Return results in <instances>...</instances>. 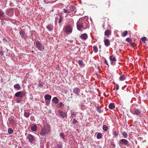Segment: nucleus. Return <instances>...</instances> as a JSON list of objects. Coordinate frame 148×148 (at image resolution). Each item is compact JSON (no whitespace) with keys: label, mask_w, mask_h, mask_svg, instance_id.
<instances>
[{"label":"nucleus","mask_w":148,"mask_h":148,"mask_svg":"<svg viewBox=\"0 0 148 148\" xmlns=\"http://www.w3.org/2000/svg\"><path fill=\"white\" fill-rule=\"evenodd\" d=\"M135 44L134 43V44H131V46L132 47H135Z\"/></svg>","instance_id":"obj_53"},{"label":"nucleus","mask_w":148,"mask_h":148,"mask_svg":"<svg viewBox=\"0 0 148 148\" xmlns=\"http://www.w3.org/2000/svg\"><path fill=\"white\" fill-rule=\"evenodd\" d=\"M38 86L40 87H42L43 86V85L41 83H39V84H38Z\"/></svg>","instance_id":"obj_48"},{"label":"nucleus","mask_w":148,"mask_h":148,"mask_svg":"<svg viewBox=\"0 0 148 148\" xmlns=\"http://www.w3.org/2000/svg\"><path fill=\"white\" fill-rule=\"evenodd\" d=\"M78 63L81 67L84 66V64L82 60H79L78 62Z\"/></svg>","instance_id":"obj_22"},{"label":"nucleus","mask_w":148,"mask_h":148,"mask_svg":"<svg viewBox=\"0 0 148 148\" xmlns=\"http://www.w3.org/2000/svg\"><path fill=\"white\" fill-rule=\"evenodd\" d=\"M72 95H73L72 94H71V97H70L71 98H72Z\"/></svg>","instance_id":"obj_56"},{"label":"nucleus","mask_w":148,"mask_h":148,"mask_svg":"<svg viewBox=\"0 0 148 148\" xmlns=\"http://www.w3.org/2000/svg\"><path fill=\"white\" fill-rule=\"evenodd\" d=\"M109 59L110 60L111 64L113 66L115 65V62L116 60V58L113 55H112L109 56Z\"/></svg>","instance_id":"obj_6"},{"label":"nucleus","mask_w":148,"mask_h":148,"mask_svg":"<svg viewBox=\"0 0 148 148\" xmlns=\"http://www.w3.org/2000/svg\"><path fill=\"white\" fill-rule=\"evenodd\" d=\"M63 104V103H62V102H60L58 103L57 105L56 106L60 108L62 106Z\"/></svg>","instance_id":"obj_38"},{"label":"nucleus","mask_w":148,"mask_h":148,"mask_svg":"<svg viewBox=\"0 0 148 148\" xmlns=\"http://www.w3.org/2000/svg\"><path fill=\"white\" fill-rule=\"evenodd\" d=\"M128 143L129 142L127 140L124 139H121L119 142V144L120 147H121L123 145H127Z\"/></svg>","instance_id":"obj_4"},{"label":"nucleus","mask_w":148,"mask_h":148,"mask_svg":"<svg viewBox=\"0 0 148 148\" xmlns=\"http://www.w3.org/2000/svg\"><path fill=\"white\" fill-rule=\"evenodd\" d=\"M12 11V9H10L7 10H6V13L7 15L10 16L11 15V12Z\"/></svg>","instance_id":"obj_25"},{"label":"nucleus","mask_w":148,"mask_h":148,"mask_svg":"<svg viewBox=\"0 0 148 148\" xmlns=\"http://www.w3.org/2000/svg\"><path fill=\"white\" fill-rule=\"evenodd\" d=\"M146 39H147L146 37H142V38H141V39L144 42V43H145V41L146 40Z\"/></svg>","instance_id":"obj_42"},{"label":"nucleus","mask_w":148,"mask_h":148,"mask_svg":"<svg viewBox=\"0 0 148 148\" xmlns=\"http://www.w3.org/2000/svg\"><path fill=\"white\" fill-rule=\"evenodd\" d=\"M60 137L62 138L63 140L65 139V134L62 132L60 133Z\"/></svg>","instance_id":"obj_30"},{"label":"nucleus","mask_w":148,"mask_h":148,"mask_svg":"<svg viewBox=\"0 0 148 148\" xmlns=\"http://www.w3.org/2000/svg\"><path fill=\"white\" fill-rule=\"evenodd\" d=\"M77 26L78 30L80 31H82L88 27V21L86 20H79L77 22Z\"/></svg>","instance_id":"obj_1"},{"label":"nucleus","mask_w":148,"mask_h":148,"mask_svg":"<svg viewBox=\"0 0 148 148\" xmlns=\"http://www.w3.org/2000/svg\"><path fill=\"white\" fill-rule=\"evenodd\" d=\"M22 98H18L17 99V103H20V102L21 101V100H22Z\"/></svg>","instance_id":"obj_44"},{"label":"nucleus","mask_w":148,"mask_h":148,"mask_svg":"<svg viewBox=\"0 0 148 148\" xmlns=\"http://www.w3.org/2000/svg\"><path fill=\"white\" fill-rule=\"evenodd\" d=\"M105 45L106 47H108L110 45V42L108 39H106L104 40Z\"/></svg>","instance_id":"obj_14"},{"label":"nucleus","mask_w":148,"mask_h":148,"mask_svg":"<svg viewBox=\"0 0 148 148\" xmlns=\"http://www.w3.org/2000/svg\"><path fill=\"white\" fill-rule=\"evenodd\" d=\"M24 116L25 117L27 118H28L29 116V115H30V114L29 112H28L25 111L24 112Z\"/></svg>","instance_id":"obj_32"},{"label":"nucleus","mask_w":148,"mask_h":148,"mask_svg":"<svg viewBox=\"0 0 148 148\" xmlns=\"http://www.w3.org/2000/svg\"><path fill=\"white\" fill-rule=\"evenodd\" d=\"M59 16L60 18L58 21V22L60 24L63 19V18H62V15H59Z\"/></svg>","instance_id":"obj_34"},{"label":"nucleus","mask_w":148,"mask_h":148,"mask_svg":"<svg viewBox=\"0 0 148 148\" xmlns=\"http://www.w3.org/2000/svg\"><path fill=\"white\" fill-rule=\"evenodd\" d=\"M102 137V135L100 133H98L97 136V138L98 139L101 138Z\"/></svg>","instance_id":"obj_36"},{"label":"nucleus","mask_w":148,"mask_h":148,"mask_svg":"<svg viewBox=\"0 0 148 148\" xmlns=\"http://www.w3.org/2000/svg\"><path fill=\"white\" fill-rule=\"evenodd\" d=\"M88 37L87 34L86 33L82 34L80 36V38L81 39L84 40H86L88 38Z\"/></svg>","instance_id":"obj_11"},{"label":"nucleus","mask_w":148,"mask_h":148,"mask_svg":"<svg viewBox=\"0 0 148 148\" xmlns=\"http://www.w3.org/2000/svg\"><path fill=\"white\" fill-rule=\"evenodd\" d=\"M93 50L95 53H97L98 51V49L97 47L94 45L93 47Z\"/></svg>","instance_id":"obj_27"},{"label":"nucleus","mask_w":148,"mask_h":148,"mask_svg":"<svg viewBox=\"0 0 148 148\" xmlns=\"http://www.w3.org/2000/svg\"><path fill=\"white\" fill-rule=\"evenodd\" d=\"M127 75L123 74L119 78V79L120 81H122L125 80L127 77Z\"/></svg>","instance_id":"obj_15"},{"label":"nucleus","mask_w":148,"mask_h":148,"mask_svg":"<svg viewBox=\"0 0 148 148\" xmlns=\"http://www.w3.org/2000/svg\"><path fill=\"white\" fill-rule=\"evenodd\" d=\"M15 122V121L12 119H11L10 120V123L12 125Z\"/></svg>","instance_id":"obj_39"},{"label":"nucleus","mask_w":148,"mask_h":148,"mask_svg":"<svg viewBox=\"0 0 148 148\" xmlns=\"http://www.w3.org/2000/svg\"><path fill=\"white\" fill-rule=\"evenodd\" d=\"M69 9L71 11H73L75 10V8L74 6L71 5L70 6Z\"/></svg>","instance_id":"obj_29"},{"label":"nucleus","mask_w":148,"mask_h":148,"mask_svg":"<svg viewBox=\"0 0 148 148\" xmlns=\"http://www.w3.org/2000/svg\"><path fill=\"white\" fill-rule=\"evenodd\" d=\"M115 107L114 103H111L109 105L108 107L110 109H112L114 108Z\"/></svg>","instance_id":"obj_24"},{"label":"nucleus","mask_w":148,"mask_h":148,"mask_svg":"<svg viewBox=\"0 0 148 148\" xmlns=\"http://www.w3.org/2000/svg\"><path fill=\"white\" fill-rule=\"evenodd\" d=\"M15 96L18 98H22L24 96V95L21 91H19L15 94Z\"/></svg>","instance_id":"obj_10"},{"label":"nucleus","mask_w":148,"mask_h":148,"mask_svg":"<svg viewBox=\"0 0 148 148\" xmlns=\"http://www.w3.org/2000/svg\"><path fill=\"white\" fill-rule=\"evenodd\" d=\"M58 112L61 118H64L66 117L67 116L65 112H63L62 111L60 110H58Z\"/></svg>","instance_id":"obj_8"},{"label":"nucleus","mask_w":148,"mask_h":148,"mask_svg":"<svg viewBox=\"0 0 148 148\" xmlns=\"http://www.w3.org/2000/svg\"><path fill=\"white\" fill-rule=\"evenodd\" d=\"M98 112L99 113H101V110H98Z\"/></svg>","instance_id":"obj_55"},{"label":"nucleus","mask_w":148,"mask_h":148,"mask_svg":"<svg viewBox=\"0 0 148 148\" xmlns=\"http://www.w3.org/2000/svg\"><path fill=\"white\" fill-rule=\"evenodd\" d=\"M63 12L65 13L69 14L70 13V12L69 10H66L65 9H64L63 10Z\"/></svg>","instance_id":"obj_37"},{"label":"nucleus","mask_w":148,"mask_h":148,"mask_svg":"<svg viewBox=\"0 0 148 148\" xmlns=\"http://www.w3.org/2000/svg\"><path fill=\"white\" fill-rule=\"evenodd\" d=\"M64 32L67 34H70L72 32V29L71 26L69 25L66 26L64 29Z\"/></svg>","instance_id":"obj_5"},{"label":"nucleus","mask_w":148,"mask_h":148,"mask_svg":"<svg viewBox=\"0 0 148 148\" xmlns=\"http://www.w3.org/2000/svg\"><path fill=\"white\" fill-rule=\"evenodd\" d=\"M27 139L28 140L29 142L33 143V142L35 140V138L31 134H29L27 137Z\"/></svg>","instance_id":"obj_7"},{"label":"nucleus","mask_w":148,"mask_h":148,"mask_svg":"<svg viewBox=\"0 0 148 148\" xmlns=\"http://www.w3.org/2000/svg\"><path fill=\"white\" fill-rule=\"evenodd\" d=\"M35 43L38 49L40 51H42L44 50V46L42 45L38 40H37L35 41Z\"/></svg>","instance_id":"obj_3"},{"label":"nucleus","mask_w":148,"mask_h":148,"mask_svg":"<svg viewBox=\"0 0 148 148\" xmlns=\"http://www.w3.org/2000/svg\"><path fill=\"white\" fill-rule=\"evenodd\" d=\"M13 132V130L11 128H9L8 130V133L9 134H12Z\"/></svg>","instance_id":"obj_31"},{"label":"nucleus","mask_w":148,"mask_h":148,"mask_svg":"<svg viewBox=\"0 0 148 148\" xmlns=\"http://www.w3.org/2000/svg\"><path fill=\"white\" fill-rule=\"evenodd\" d=\"M62 145L60 143L59 144H58L56 148H62Z\"/></svg>","instance_id":"obj_41"},{"label":"nucleus","mask_w":148,"mask_h":148,"mask_svg":"<svg viewBox=\"0 0 148 148\" xmlns=\"http://www.w3.org/2000/svg\"><path fill=\"white\" fill-rule=\"evenodd\" d=\"M80 90L79 88L75 87L73 89V92L75 95H79L80 92Z\"/></svg>","instance_id":"obj_9"},{"label":"nucleus","mask_w":148,"mask_h":148,"mask_svg":"<svg viewBox=\"0 0 148 148\" xmlns=\"http://www.w3.org/2000/svg\"><path fill=\"white\" fill-rule=\"evenodd\" d=\"M44 2L46 4H48V3H53L52 2V1L51 0H44Z\"/></svg>","instance_id":"obj_28"},{"label":"nucleus","mask_w":148,"mask_h":148,"mask_svg":"<svg viewBox=\"0 0 148 148\" xmlns=\"http://www.w3.org/2000/svg\"><path fill=\"white\" fill-rule=\"evenodd\" d=\"M37 127L36 125H34L31 127V130L33 131H36L37 129Z\"/></svg>","instance_id":"obj_20"},{"label":"nucleus","mask_w":148,"mask_h":148,"mask_svg":"<svg viewBox=\"0 0 148 148\" xmlns=\"http://www.w3.org/2000/svg\"><path fill=\"white\" fill-rule=\"evenodd\" d=\"M14 88L15 89H17L18 90L21 89V87L19 84H15L14 86Z\"/></svg>","instance_id":"obj_23"},{"label":"nucleus","mask_w":148,"mask_h":148,"mask_svg":"<svg viewBox=\"0 0 148 148\" xmlns=\"http://www.w3.org/2000/svg\"><path fill=\"white\" fill-rule=\"evenodd\" d=\"M104 62V63L106 64L107 65H109L108 64L107 61V60H106V59L105 58Z\"/></svg>","instance_id":"obj_46"},{"label":"nucleus","mask_w":148,"mask_h":148,"mask_svg":"<svg viewBox=\"0 0 148 148\" xmlns=\"http://www.w3.org/2000/svg\"><path fill=\"white\" fill-rule=\"evenodd\" d=\"M52 101V102L54 103L55 104H56L58 103L59 100L57 97H55L53 99Z\"/></svg>","instance_id":"obj_17"},{"label":"nucleus","mask_w":148,"mask_h":148,"mask_svg":"<svg viewBox=\"0 0 148 148\" xmlns=\"http://www.w3.org/2000/svg\"><path fill=\"white\" fill-rule=\"evenodd\" d=\"M126 148V147H125V148Z\"/></svg>","instance_id":"obj_57"},{"label":"nucleus","mask_w":148,"mask_h":148,"mask_svg":"<svg viewBox=\"0 0 148 148\" xmlns=\"http://www.w3.org/2000/svg\"><path fill=\"white\" fill-rule=\"evenodd\" d=\"M20 34L22 38H24V39H26V38L27 36V34H26V33L23 30H22L20 31Z\"/></svg>","instance_id":"obj_12"},{"label":"nucleus","mask_w":148,"mask_h":148,"mask_svg":"<svg viewBox=\"0 0 148 148\" xmlns=\"http://www.w3.org/2000/svg\"><path fill=\"white\" fill-rule=\"evenodd\" d=\"M44 97L46 100H50L51 99V96L49 94H47L45 95Z\"/></svg>","instance_id":"obj_19"},{"label":"nucleus","mask_w":148,"mask_h":148,"mask_svg":"<svg viewBox=\"0 0 148 148\" xmlns=\"http://www.w3.org/2000/svg\"><path fill=\"white\" fill-rule=\"evenodd\" d=\"M111 31L110 30H106L104 34L105 36H108L111 35Z\"/></svg>","instance_id":"obj_18"},{"label":"nucleus","mask_w":148,"mask_h":148,"mask_svg":"<svg viewBox=\"0 0 148 148\" xmlns=\"http://www.w3.org/2000/svg\"><path fill=\"white\" fill-rule=\"evenodd\" d=\"M127 31H124L122 34V36L123 37H124L127 34Z\"/></svg>","instance_id":"obj_35"},{"label":"nucleus","mask_w":148,"mask_h":148,"mask_svg":"<svg viewBox=\"0 0 148 148\" xmlns=\"http://www.w3.org/2000/svg\"><path fill=\"white\" fill-rule=\"evenodd\" d=\"M0 54L1 55L3 56L4 54V53L1 51H0Z\"/></svg>","instance_id":"obj_50"},{"label":"nucleus","mask_w":148,"mask_h":148,"mask_svg":"<svg viewBox=\"0 0 148 148\" xmlns=\"http://www.w3.org/2000/svg\"><path fill=\"white\" fill-rule=\"evenodd\" d=\"M5 17V13L4 12L0 9V19H3Z\"/></svg>","instance_id":"obj_13"},{"label":"nucleus","mask_w":148,"mask_h":148,"mask_svg":"<svg viewBox=\"0 0 148 148\" xmlns=\"http://www.w3.org/2000/svg\"><path fill=\"white\" fill-rule=\"evenodd\" d=\"M116 88L117 90H118L119 89V86L118 84H116Z\"/></svg>","instance_id":"obj_47"},{"label":"nucleus","mask_w":148,"mask_h":148,"mask_svg":"<svg viewBox=\"0 0 148 148\" xmlns=\"http://www.w3.org/2000/svg\"><path fill=\"white\" fill-rule=\"evenodd\" d=\"M114 136H118V133L116 131H114L113 133Z\"/></svg>","instance_id":"obj_45"},{"label":"nucleus","mask_w":148,"mask_h":148,"mask_svg":"<svg viewBox=\"0 0 148 148\" xmlns=\"http://www.w3.org/2000/svg\"><path fill=\"white\" fill-rule=\"evenodd\" d=\"M47 28L49 31H51L53 28L52 24H49L46 26Z\"/></svg>","instance_id":"obj_16"},{"label":"nucleus","mask_w":148,"mask_h":148,"mask_svg":"<svg viewBox=\"0 0 148 148\" xmlns=\"http://www.w3.org/2000/svg\"><path fill=\"white\" fill-rule=\"evenodd\" d=\"M50 131V126L48 125H46L42 128L40 135L41 137H43L47 135Z\"/></svg>","instance_id":"obj_2"},{"label":"nucleus","mask_w":148,"mask_h":148,"mask_svg":"<svg viewBox=\"0 0 148 148\" xmlns=\"http://www.w3.org/2000/svg\"><path fill=\"white\" fill-rule=\"evenodd\" d=\"M126 41H127V42H131V39H130V38H127L126 40H125Z\"/></svg>","instance_id":"obj_43"},{"label":"nucleus","mask_w":148,"mask_h":148,"mask_svg":"<svg viewBox=\"0 0 148 148\" xmlns=\"http://www.w3.org/2000/svg\"><path fill=\"white\" fill-rule=\"evenodd\" d=\"M134 114L136 115L137 116L139 115L140 113V111L138 109L134 110Z\"/></svg>","instance_id":"obj_21"},{"label":"nucleus","mask_w":148,"mask_h":148,"mask_svg":"<svg viewBox=\"0 0 148 148\" xmlns=\"http://www.w3.org/2000/svg\"><path fill=\"white\" fill-rule=\"evenodd\" d=\"M34 119V116H31V119L32 120L33 119Z\"/></svg>","instance_id":"obj_54"},{"label":"nucleus","mask_w":148,"mask_h":148,"mask_svg":"<svg viewBox=\"0 0 148 148\" xmlns=\"http://www.w3.org/2000/svg\"><path fill=\"white\" fill-rule=\"evenodd\" d=\"M72 123L73 124H75L77 123L78 122L75 119H73L72 120Z\"/></svg>","instance_id":"obj_40"},{"label":"nucleus","mask_w":148,"mask_h":148,"mask_svg":"<svg viewBox=\"0 0 148 148\" xmlns=\"http://www.w3.org/2000/svg\"><path fill=\"white\" fill-rule=\"evenodd\" d=\"M112 145V146L113 147H115V145L114 143H112L111 144Z\"/></svg>","instance_id":"obj_51"},{"label":"nucleus","mask_w":148,"mask_h":148,"mask_svg":"<svg viewBox=\"0 0 148 148\" xmlns=\"http://www.w3.org/2000/svg\"><path fill=\"white\" fill-rule=\"evenodd\" d=\"M58 17H57V18H55V24H56V23H57V21L58 20Z\"/></svg>","instance_id":"obj_49"},{"label":"nucleus","mask_w":148,"mask_h":148,"mask_svg":"<svg viewBox=\"0 0 148 148\" xmlns=\"http://www.w3.org/2000/svg\"><path fill=\"white\" fill-rule=\"evenodd\" d=\"M51 1H52V2L54 3L56 2V1H57L58 0H51Z\"/></svg>","instance_id":"obj_52"},{"label":"nucleus","mask_w":148,"mask_h":148,"mask_svg":"<svg viewBox=\"0 0 148 148\" xmlns=\"http://www.w3.org/2000/svg\"><path fill=\"white\" fill-rule=\"evenodd\" d=\"M108 127L107 126L105 125H103V129L104 131H107L108 130Z\"/></svg>","instance_id":"obj_33"},{"label":"nucleus","mask_w":148,"mask_h":148,"mask_svg":"<svg viewBox=\"0 0 148 148\" xmlns=\"http://www.w3.org/2000/svg\"><path fill=\"white\" fill-rule=\"evenodd\" d=\"M122 135L125 138H126L128 136V134L127 132H123L121 133Z\"/></svg>","instance_id":"obj_26"}]
</instances>
